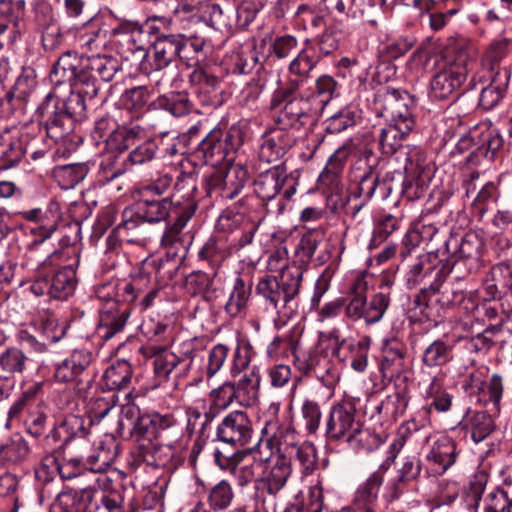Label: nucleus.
<instances>
[{
	"label": "nucleus",
	"mask_w": 512,
	"mask_h": 512,
	"mask_svg": "<svg viewBox=\"0 0 512 512\" xmlns=\"http://www.w3.org/2000/svg\"><path fill=\"white\" fill-rule=\"evenodd\" d=\"M251 296V284H246L241 277H236L232 290L224 306L225 312L231 317L244 314Z\"/></svg>",
	"instance_id": "obj_44"
},
{
	"label": "nucleus",
	"mask_w": 512,
	"mask_h": 512,
	"mask_svg": "<svg viewBox=\"0 0 512 512\" xmlns=\"http://www.w3.org/2000/svg\"><path fill=\"white\" fill-rule=\"evenodd\" d=\"M460 425L471 434L475 443L485 440L494 430V420L486 411L468 409L462 418Z\"/></svg>",
	"instance_id": "obj_30"
},
{
	"label": "nucleus",
	"mask_w": 512,
	"mask_h": 512,
	"mask_svg": "<svg viewBox=\"0 0 512 512\" xmlns=\"http://www.w3.org/2000/svg\"><path fill=\"white\" fill-rule=\"evenodd\" d=\"M116 405L115 394L98 395L87 403V414L91 423H98L112 412Z\"/></svg>",
	"instance_id": "obj_63"
},
{
	"label": "nucleus",
	"mask_w": 512,
	"mask_h": 512,
	"mask_svg": "<svg viewBox=\"0 0 512 512\" xmlns=\"http://www.w3.org/2000/svg\"><path fill=\"white\" fill-rule=\"evenodd\" d=\"M465 298L461 289L455 288L450 281L432 283L423 288L415 296L413 306L427 319L440 315V310L450 309L459 305Z\"/></svg>",
	"instance_id": "obj_8"
},
{
	"label": "nucleus",
	"mask_w": 512,
	"mask_h": 512,
	"mask_svg": "<svg viewBox=\"0 0 512 512\" xmlns=\"http://www.w3.org/2000/svg\"><path fill=\"white\" fill-rule=\"evenodd\" d=\"M84 58L71 52L59 57L51 72V80L56 85L68 83L71 87H84Z\"/></svg>",
	"instance_id": "obj_19"
},
{
	"label": "nucleus",
	"mask_w": 512,
	"mask_h": 512,
	"mask_svg": "<svg viewBox=\"0 0 512 512\" xmlns=\"http://www.w3.org/2000/svg\"><path fill=\"white\" fill-rule=\"evenodd\" d=\"M284 188L278 203V213H282L289 201L296 193V182L288 178L287 169L283 164L275 165L258 174L254 180V191L262 201L273 200Z\"/></svg>",
	"instance_id": "obj_10"
},
{
	"label": "nucleus",
	"mask_w": 512,
	"mask_h": 512,
	"mask_svg": "<svg viewBox=\"0 0 512 512\" xmlns=\"http://www.w3.org/2000/svg\"><path fill=\"white\" fill-rule=\"evenodd\" d=\"M97 493L95 485L77 489L67 488L60 492L54 502L55 512H86Z\"/></svg>",
	"instance_id": "obj_23"
},
{
	"label": "nucleus",
	"mask_w": 512,
	"mask_h": 512,
	"mask_svg": "<svg viewBox=\"0 0 512 512\" xmlns=\"http://www.w3.org/2000/svg\"><path fill=\"white\" fill-rule=\"evenodd\" d=\"M341 32L334 26H329L325 31L316 37L313 41L306 40V45L310 48L316 57L321 60L339 48Z\"/></svg>",
	"instance_id": "obj_48"
},
{
	"label": "nucleus",
	"mask_w": 512,
	"mask_h": 512,
	"mask_svg": "<svg viewBox=\"0 0 512 512\" xmlns=\"http://www.w3.org/2000/svg\"><path fill=\"white\" fill-rule=\"evenodd\" d=\"M233 135L224 133L221 129H212L198 144L196 153L206 164L216 165L224 160L231 150L235 149L232 143Z\"/></svg>",
	"instance_id": "obj_18"
},
{
	"label": "nucleus",
	"mask_w": 512,
	"mask_h": 512,
	"mask_svg": "<svg viewBox=\"0 0 512 512\" xmlns=\"http://www.w3.org/2000/svg\"><path fill=\"white\" fill-rule=\"evenodd\" d=\"M234 499V491L227 480H221L210 488L207 496L209 507L214 510L227 509Z\"/></svg>",
	"instance_id": "obj_59"
},
{
	"label": "nucleus",
	"mask_w": 512,
	"mask_h": 512,
	"mask_svg": "<svg viewBox=\"0 0 512 512\" xmlns=\"http://www.w3.org/2000/svg\"><path fill=\"white\" fill-rule=\"evenodd\" d=\"M29 451V446L22 436L12 435L0 444V466L9 467L24 462Z\"/></svg>",
	"instance_id": "obj_39"
},
{
	"label": "nucleus",
	"mask_w": 512,
	"mask_h": 512,
	"mask_svg": "<svg viewBox=\"0 0 512 512\" xmlns=\"http://www.w3.org/2000/svg\"><path fill=\"white\" fill-rule=\"evenodd\" d=\"M136 509L133 490L118 484L104 489L89 512H135Z\"/></svg>",
	"instance_id": "obj_20"
},
{
	"label": "nucleus",
	"mask_w": 512,
	"mask_h": 512,
	"mask_svg": "<svg viewBox=\"0 0 512 512\" xmlns=\"http://www.w3.org/2000/svg\"><path fill=\"white\" fill-rule=\"evenodd\" d=\"M261 376L259 368L253 366L234 383L237 403L243 407L254 405L259 398Z\"/></svg>",
	"instance_id": "obj_32"
},
{
	"label": "nucleus",
	"mask_w": 512,
	"mask_h": 512,
	"mask_svg": "<svg viewBox=\"0 0 512 512\" xmlns=\"http://www.w3.org/2000/svg\"><path fill=\"white\" fill-rule=\"evenodd\" d=\"M469 63L461 57L445 63L430 82L431 95L439 100L453 95L465 81Z\"/></svg>",
	"instance_id": "obj_12"
},
{
	"label": "nucleus",
	"mask_w": 512,
	"mask_h": 512,
	"mask_svg": "<svg viewBox=\"0 0 512 512\" xmlns=\"http://www.w3.org/2000/svg\"><path fill=\"white\" fill-rule=\"evenodd\" d=\"M303 277L302 266L295 263L287 267L279 279L265 277L259 280L256 290L275 309L278 321L284 323L298 310V295Z\"/></svg>",
	"instance_id": "obj_2"
},
{
	"label": "nucleus",
	"mask_w": 512,
	"mask_h": 512,
	"mask_svg": "<svg viewBox=\"0 0 512 512\" xmlns=\"http://www.w3.org/2000/svg\"><path fill=\"white\" fill-rule=\"evenodd\" d=\"M119 68L118 60L111 56L100 54L85 56L84 87H81L78 93L70 98L69 109L79 113L85 111L86 99L95 98L100 90V82L111 81Z\"/></svg>",
	"instance_id": "obj_5"
},
{
	"label": "nucleus",
	"mask_w": 512,
	"mask_h": 512,
	"mask_svg": "<svg viewBox=\"0 0 512 512\" xmlns=\"http://www.w3.org/2000/svg\"><path fill=\"white\" fill-rule=\"evenodd\" d=\"M406 346L397 338L387 339L382 346L380 371L384 378H393L406 370Z\"/></svg>",
	"instance_id": "obj_24"
},
{
	"label": "nucleus",
	"mask_w": 512,
	"mask_h": 512,
	"mask_svg": "<svg viewBox=\"0 0 512 512\" xmlns=\"http://www.w3.org/2000/svg\"><path fill=\"white\" fill-rule=\"evenodd\" d=\"M134 432L137 438L153 440L158 445L178 451L184 450L188 445L183 423L172 414L145 413L135 422Z\"/></svg>",
	"instance_id": "obj_4"
},
{
	"label": "nucleus",
	"mask_w": 512,
	"mask_h": 512,
	"mask_svg": "<svg viewBox=\"0 0 512 512\" xmlns=\"http://www.w3.org/2000/svg\"><path fill=\"white\" fill-rule=\"evenodd\" d=\"M91 351L80 348L75 349L56 367L55 378L63 383L75 381L92 363Z\"/></svg>",
	"instance_id": "obj_26"
},
{
	"label": "nucleus",
	"mask_w": 512,
	"mask_h": 512,
	"mask_svg": "<svg viewBox=\"0 0 512 512\" xmlns=\"http://www.w3.org/2000/svg\"><path fill=\"white\" fill-rule=\"evenodd\" d=\"M288 455L299 463L301 471L305 475L311 474L317 467V450L315 445L309 441L300 442Z\"/></svg>",
	"instance_id": "obj_56"
},
{
	"label": "nucleus",
	"mask_w": 512,
	"mask_h": 512,
	"mask_svg": "<svg viewBox=\"0 0 512 512\" xmlns=\"http://www.w3.org/2000/svg\"><path fill=\"white\" fill-rule=\"evenodd\" d=\"M459 452L450 437L441 436L431 445L426 460L435 474L442 475L456 463Z\"/></svg>",
	"instance_id": "obj_22"
},
{
	"label": "nucleus",
	"mask_w": 512,
	"mask_h": 512,
	"mask_svg": "<svg viewBox=\"0 0 512 512\" xmlns=\"http://www.w3.org/2000/svg\"><path fill=\"white\" fill-rule=\"evenodd\" d=\"M129 316L128 308H120L114 300L110 301L108 307L100 312L98 336L105 341L111 339L124 329Z\"/></svg>",
	"instance_id": "obj_25"
},
{
	"label": "nucleus",
	"mask_w": 512,
	"mask_h": 512,
	"mask_svg": "<svg viewBox=\"0 0 512 512\" xmlns=\"http://www.w3.org/2000/svg\"><path fill=\"white\" fill-rule=\"evenodd\" d=\"M114 43L120 45L119 52L121 54L126 53H137L139 52L146 61L142 62L143 69L148 71L146 66L149 62L150 56L145 50L142 44V31L137 24L133 25H121L118 28L113 29Z\"/></svg>",
	"instance_id": "obj_27"
},
{
	"label": "nucleus",
	"mask_w": 512,
	"mask_h": 512,
	"mask_svg": "<svg viewBox=\"0 0 512 512\" xmlns=\"http://www.w3.org/2000/svg\"><path fill=\"white\" fill-rule=\"evenodd\" d=\"M504 387V376L501 373L495 372L486 376L478 393L477 401L484 405H491V412L499 414Z\"/></svg>",
	"instance_id": "obj_37"
},
{
	"label": "nucleus",
	"mask_w": 512,
	"mask_h": 512,
	"mask_svg": "<svg viewBox=\"0 0 512 512\" xmlns=\"http://www.w3.org/2000/svg\"><path fill=\"white\" fill-rule=\"evenodd\" d=\"M262 434L266 437L267 444L271 449L283 454H289L301 442L291 423H281L276 418L265 423Z\"/></svg>",
	"instance_id": "obj_21"
},
{
	"label": "nucleus",
	"mask_w": 512,
	"mask_h": 512,
	"mask_svg": "<svg viewBox=\"0 0 512 512\" xmlns=\"http://www.w3.org/2000/svg\"><path fill=\"white\" fill-rule=\"evenodd\" d=\"M390 288L391 283L385 281L379 286V291L370 297L369 301H367L366 294H364L363 313H365V316H363V320L367 325L375 324L383 318L391 301Z\"/></svg>",
	"instance_id": "obj_31"
},
{
	"label": "nucleus",
	"mask_w": 512,
	"mask_h": 512,
	"mask_svg": "<svg viewBox=\"0 0 512 512\" xmlns=\"http://www.w3.org/2000/svg\"><path fill=\"white\" fill-rule=\"evenodd\" d=\"M290 474V464L284 457H278L268 470L261 471V476L254 485L257 508L265 512L277 511L279 494L284 489Z\"/></svg>",
	"instance_id": "obj_7"
},
{
	"label": "nucleus",
	"mask_w": 512,
	"mask_h": 512,
	"mask_svg": "<svg viewBox=\"0 0 512 512\" xmlns=\"http://www.w3.org/2000/svg\"><path fill=\"white\" fill-rule=\"evenodd\" d=\"M253 435L252 422L244 411L236 410L227 414L217 426V439L234 448L247 445Z\"/></svg>",
	"instance_id": "obj_13"
},
{
	"label": "nucleus",
	"mask_w": 512,
	"mask_h": 512,
	"mask_svg": "<svg viewBox=\"0 0 512 512\" xmlns=\"http://www.w3.org/2000/svg\"><path fill=\"white\" fill-rule=\"evenodd\" d=\"M92 137L104 140L107 150L121 153L144 139L145 129L134 120L118 123L115 114H105L96 119Z\"/></svg>",
	"instance_id": "obj_6"
},
{
	"label": "nucleus",
	"mask_w": 512,
	"mask_h": 512,
	"mask_svg": "<svg viewBox=\"0 0 512 512\" xmlns=\"http://www.w3.org/2000/svg\"><path fill=\"white\" fill-rule=\"evenodd\" d=\"M117 457V445L112 441L101 444L88 456L86 465L89 473H105Z\"/></svg>",
	"instance_id": "obj_50"
},
{
	"label": "nucleus",
	"mask_w": 512,
	"mask_h": 512,
	"mask_svg": "<svg viewBox=\"0 0 512 512\" xmlns=\"http://www.w3.org/2000/svg\"><path fill=\"white\" fill-rule=\"evenodd\" d=\"M185 288L192 296H202L205 300L213 297V280L205 272L195 271L190 273L185 280Z\"/></svg>",
	"instance_id": "obj_57"
},
{
	"label": "nucleus",
	"mask_w": 512,
	"mask_h": 512,
	"mask_svg": "<svg viewBox=\"0 0 512 512\" xmlns=\"http://www.w3.org/2000/svg\"><path fill=\"white\" fill-rule=\"evenodd\" d=\"M89 168L84 163H73L57 166L53 170V176L63 189L74 188L88 174Z\"/></svg>",
	"instance_id": "obj_54"
},
{
	"label": "nucleus",
	"mask_w": 512,
	"mask_h": 512,
	"mask_svg": "<svg viewBox=\"0 0 512 512\" xmlns=\"http://www.w3.org/2000/svg\"><path fill=\"white\" fill-rule=\"evenodd\" d=\"M137 206L143 219L150 223L166 220L175 208L170 197H141Z\"/></svg>",
	"instance_id": "obj_36"
},
{
	"label": "nucleus",
	"mask_w": 512,
	"mask_h": 512,
	"mask_svg": "<svg viewBox=\"0 0 512 512\" xmlns=\"http://www.w3.org/2000/svg\"><path fill=\"white\" fill-rule=\"evenodd\" d=\"M451 358L452 346L438 339L425 348L422 362L428 367H437L446 364Z\"/></svg>",
	"instance_id": "obj_58"
},
{
	"label": "nucleus",
	"mask_w": 512,
	"mask_h": 512,
	"mask_svg": "<svg viewBox=\"0 0 512 512\" xmlns=\"http://www.w3.org/2000/svg\"><path fill=\"white\" fill-rule=\"evenodd\" d=\"M383 471L373 472L368 479L359 486L355 494L356 512H373V505L377 499L380 486L383 483Z\"/></svg>",
	"instance_id": "obj_35"
},
{
	"label": "nucleus",
	"mask_w": 512,
	"mask_h": 512,
	"mask_svg": "<svg viewBox=\"0 0 512 512\" xmlns=\"http://www.w3.org/2000/svg\"><path fill=\"white\" fill-rule=\"evenodd\" d=\"M137 455L148 465L154 467H165L171 460L177 456L181 451L158 445V442L153 440L144 441L142 438H137Z\"/></svg>",
	"instance_id": "obj_29"
},
{
	"label": "nucleus",
	"mask_w": 512,
	"mask_h": 512,
	"mask_svg": "<svg viewBox=\"0 0 512 512\" xmlns=\"http://www.w3.org/2000/svg\"><path fill=\"white\" fill-rule=\"evenodd\" d=\"M482 243L475 234H466L455 251L454 256L466 259L469 271H477L480 268Z\"/></svg>",
	"instance_id": "obj_55"
},
{
	"label": "nucleus",
	"mask_w": 512,
	"mask_h": 512,
	"mask_svg": "<svg viewBox=\"0 0 512 512\" xmlns=\"http://www.w3.org/2000/svg\"><path fill=\"white\" fill-rule=\"evenodd\" d=\"M29 357L18 347H8L0 354V369L9 376L22 374L29 363Z\"/></svg>",
	"instance_id": "obj_52"
},
{
	"label": "nucleus",
	"mask_w": 512,
	"mask_h": 512,
	"mask_svg": "<svg viewBox=\"0 0 512 512\" xmlns=\"http://www.w3.org/2000/svg\"><path fill=\"white\" fill-rule=\"evenodd\" d=\"M177 59L190 60L185 54V35L161 34L153 43L152 61L149 62L150 71H160L168 67Z\"/></svg>",
	"instance_id": "obj_14"
},
{
	"label": "nucleus",
	"mask_w": 512,
	"mask_h": 512,
	"mask_svg": "<svg viewBox=\"0 0 512 512\" xmlns=\"http://www.w3.org/2000/svg\"><path fill=\"white\" fill-rule=\"evenodd\" d=\"M190 81L195 86V92L205 105L214 104L218 96L220 80L202 67H197L190 75Z\"/></svg>",
	"instance_id": "obj_34"
},
{
	"label": "nucleus",
	"mask_w": 512,
	"mask_h": 512,
	"mask_svg": "<svg viewBox=\"0 0 512 512\" xmlns=\"http://www.w3.org/2000/svg\"><path fill=\"white\" fill-rule=\"evenodd\" d=\"M292 140L283 131H278L263 138L259 148L261 161L270 163L281 158L291 147Z\"/></svg>",
	"instance_id": "obj_41"
},
{
	"label": "nucleus",
	"mask_w": 512,
	"mask_h": 512,
	"mask_svg": "<svg viewBox=\"0 0 512 512\" xmlns=\"http://www.w3.org/2000/svg\"><path fill=\"white\" fill-rule=\"evenodd\" d=\"M141 141L143 142L135 146L128 154L124 161L125 167L145 165L155 159L158 152L157 143L152 139H146V137Z\"/></svg>",
	"instance_id": "obj_62"
},
{
	"label": "nucleus",
	"mask_w": 512,
	"mask_h": 512,
	"mask_svg": "<svg viewBox=\"0 0 512 512\" xmlns=\"http://www.w3.org/2000/svg\"><path fill=\"white\" fill-rule=\"evenodd\" d=\"M234 401L237 402V395L234 389V382L227 381L214 388L209 393V410L205 414L207 418L214 417L221 411L227 409Z\"/></svg>",
	"instance_id": "obj_49"
},
{
	"label": "nucleus",
	"mask_w": 512,
	"mask_h": 512,
	"mask_svg": "<svg viewBox=\"0 0 512 512\" xmlns=\"http://www.w3.org/2000/svg\"><path fill=\"white\" fill-rule=\"evenodd\" d=\"M132 368L126 360H118L111 364L103 374L102 385L108 390H121L129 386Z\"/></svg>",
	"instance_id": "obj_47"
},
{
	"label": "nucleus",
	"mask_w": 512,
	"mask_h": 512,
	"mask_svg": "<svg viewBox=\"0 0 512 512\" xmlns=\"http://www.w3.org/2000/svg\"><path fill=\"white\" fill-rule=\"evenodd\" d=\"M479 176L478 172H471L464 180L463 186L466 197L470 198L475 194L471 202V213L481 221L489 211L490 205L498 200L499 191L497 185L492 181L478 185Z\"/></svg>",
	"instance_id": "obj_15"
},
{
	"label": "nucleus",
	"mask_w": 512,
	"mask_h": 512,
	"mask_svg": "<svg viewBox=\"0 0 512 512\" xmlns=\"http://www.w3.org/2000/svg\"><path fill=\"white\" fill-rule=\"evenodd\" d=\"M61 253H51L36 270L31 291L36 296L47 295L50 298L67 299L76 287V272L71 264L58 267Z\"/></svg>",
	"instance_id": "obj_3"
},
{
	"label": "nucleus",
	"mask_w": 512,
	"mask_h": 512,
	"mask_svg": "<svg viewBox=\"0 0 512 512\" xmlns=\"http://www.w3.org/2000/svg\"><path fill=\"white\" fill-rule=\"evenodd\" d=\"M412 103L407 92L389 87L379 89L374 98L375 111L378 116L386 118L387 122L414 128Z\"/></svg>",
	"instance_id": "obj_11"
},
{
	"label": "nucleus",
	"mask_w": 512,
	"mask_h": 512,
	"mask_svg": "<svg viewBox=\"0 0 512 512\" xmlns=\"http://www.w3.org/2000/svg\"><path fill=\"white\" fill-rule=\"evenodd\" d=\"M477 129V150L485 156H488L490 153V158H492L493 155L499 151L504 144V139L500 131L490 123L486 122L481 123Z\"/></svg>",
	"instance_id": "obj_51"
},
{
	"label": "nucleus",
	"mask_w": 512,
	"mask_h": 512,
	"mask_svg": "<svg viewBox=\"0 0 512 512\" xmlns=\"http://www.w3.org/2000/svg\"><path fill=\"white\" fill-rule=\"evenodd\" d=\"M216 465L222 470H229L235 477L239 486L244 487L251 482H255L261 476L264 461L262 459H247L242 463H237L236 453L225 454L219 449L214 452Z\"/></svg>",
	"instance_id": "obj_16"
},
{
	"label": "nucleus",
	"mask_w": 512,
	"mask_h": 512,
	"mask_svg": "<svg viewBox=\"0 0 512 512\" xmlns=\"http://www.w3.org/2000/svg\"><path fill=\"white\" fill-rule=\"evenodd\" d=\"M234 7H221L218 4H210L206 6L203 18L207 25L220 32H228L235 27L237 19Z\"/></svg>",
	"instance_id": "obj_42"
},
{
	"label": "nucleus",
	"mask_w": 512,
	"mask_h": 512,
	"mask_svg": "<svg viewBox=\"0 0 512 512\" xmlns=\"http://www.w3.org/2000/svg\"><path fill=\"white\" fill-rule=\"evenodd\" d=\"M422 395L426 400H431L428 407L423 411L428 415L431 409L438 412H447L452 406V396L443 388L437 377L431 378L430 382L423 386Z\"/></svg>",
	"instance_id": "obj_43"
},
{
	"label": "nucleus",
	"mask_w": 512,
	"mask_h": 512,
	"mask_svg": "<svg viewBox=\"0 0 512 512\" xmlns=\"http://www.w3.org/2000/svg\"><path fill=\"white\" fill-rule=\"evenodd\" d=\"M297 88L298 82L291 81L290 88L277 91L271 99L272 109L281 108L277 121L283 128H300L313 120L311 104L307 99L290 98L291 93Z\"/></svg>",
	"instance_id": "obj_9"
},
{
	"label": "nucleus",
	"mask_w": 512,
	"mask_h": 512,
	"mask_svg": "<svg viewBox=\"0 0 512 512\" xmlns=\"http://www.w3.org/2000/svg\"><path fill=\"white\" fill-rule=\"evenodd\" d=\"M404 171L405 175H410L412 177H431L429 161L423 149H421L420 147H412L408 150Z\"/></svg>",
	"instance_id": "obj_60"
},
{
	"label": "nucleus",
	"mask_w": 512,
	"mask_h": 512,
	"mask_svg": "<svg viewBox=\"0 0 512 512\" xmlns=\"http://www.w3.org/2000/svg\"><path fill=\"white\" fill-rule=\"evenodd\" d=\"M324 237L323 229H311L304 233L295 249V254L300 262L297 266H304L310 262L314 256L319 244L322 242Z\"/></svg>",
	"instance_id": "obj_53"
},
{
	"label": "nucleus",
	"mask_w": 512,
	"mask_h": 512,
	"mask_svg": "<svg viewBox=\"0 0 512 512\" xmlns=\"http://www.w3.org/2000/svg\"><path fill=\"white\" fill-rule=\"evenodd\" d=\"M511 73L508 69L498 70L491 78V82L482 88L479 104L482 108L490 110L502 99L508 85Z\"/></svg>",
	"instance_id": "obj_38"
},
{
	"label": "nucleus",
	"mask_w": 512,
	"mask_h": 512,
	"mask_svg": "<svg viewBox=\"0 0 512 512\" xmlns=\"http://www.w3.org/2000/svg\"><path fill=\"white\" fill-rule=\"evenodd\" d=\"M319 61L320 60L307 46L298 53L289 65L290 73L300 78V80H295L298 82V85L305 78L309 77L310 72L315 68Z\"/></svg>",
	"instance_id": "obj_61"
},
{
	"label": "nucleus",
	"mask_w": 512,
	"mask_h": 512,
	"mask_svg": "<svg viewBox=\"0 0 512 512\" xmlns=\"http://www.w3.org/2000/svg\"><path fill=\"white\" fill-rule=\"evenodd\" d=\"M326 435L331 440H345L355 450L372 451L381 444L380 437L364 427L350 400L332 405L326 421Z\"/></svg>",
	"instance_id": "obj_1"
},
{
	"label": "nucleus",
	"mask_w": 512,
	"mask_h": 512,
	"mask_svg": "<svg viewBox=\"0 0 512 512\" xmlns=\"http://www.w3.org/2000/svg\"><path fill=\"white\" fill-rule=\"evenodd\" d=\"M509 498L500 486L491 488L480 500L482 512H508Z\"/></svg>",
	"instance_id": "obj_64"
},
{
	"label": "nucleus",
	"mask_w": 512,
	"mask_h": 512,
	"mask_svg": "<svg viewBox=\"0 0 512 512\" xmlns=\"http://www.w3.org/2000/svg\"><path fill=\"white\" fill-rule=\"evenodd\" d=\"M248 171L241 164H231L226 171L214 172L208 180V190H220V195L226 199L235 198L244 188L248 180Z\"/></svg>",
	"instance_id": "obj_17"
},
{
	"label": "nucleus",
	"mask_w": 512,
	"mask_h": 512,
	"mask_svg": "<svg viewBox=\"0 0 512 512\" xmlns=\"http://www.w3.org/2000/svg\"><path fill=\"white\" fill-rule=\"evenodd\" d=\"M413 129V127L387 122V124L380 129L378 136L382 152L384 154H393L396 152Z\"/></svg>",
	"instance_id": "obj_45"
},
{
	"label": "nucleus",
	"mask_w": 512,
	"mask_h": 512,
	"mask_svg": "<svg viewBox=\"0 0 512 512\" xmlns=\"http://www.w3.org/2000/svg\"><path fill=\"white\" fill-rule=\"evenodd\" d=\"M168 342L163 345H150L146 348L149 356L154 357V373L161 381L181 365L180 356L177 353L167 350Z\"/></svg>",
	"instance_id": "obj_33"
},
{
	"label": "nucleus",
	"mask_w": 512,
	"mask_h": 512,
	"mask_svg": "<svg viewBox=\"0 0 512 512\" xmlns=\"http://www.w3.org/2000/svg\"><path fill=\"white\" fill-rule=\"evenodd\" d=\"M368 290L365 277L358 276L350 286L347 302L344 304L345 317L353 322L363 320L364 294Z\"/></svg>",
	"instance_id": "obj_40"
},
{
	"label": "nucleus",
	"mask_w": 512,
	"mask_h": 512,
	"mask_svg": "<svg viewBox=\"0 0 512 512\" xmlns=\"http://www.w3.org/2000/svg\"><path fill=\"white\" fill-rule=\"evenodd\" d=\"M50 108V104L42 107V110H46L47 113L45 120L46 133L51 139L57 142L64 139L72 132L74 122L64 105L61 107L55 105L52 109Z\"/></svg>",
	"instance_id": "obj_28"
},
{
	"label": "nucleus",
	"mask_w": 512,
	"mask_h": 512,
	"mask_svg": "<svg viewBox=\"0 0 512 512\" xmlns=\"http://www.w3.org/2000/svg\"><path fill=\"white\" fill-rule=\"evenodd\" d=\"M351 153V142L339 147L328 159L327 164L319 176V182L326 186H336L338 176L344 168L345 162Z\"/></svg>",
	"instance_id": "obj_46"
}]
</instances>
